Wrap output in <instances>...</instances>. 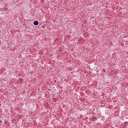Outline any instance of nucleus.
Masks as SVG:
<instances>
[{"label":"nucleus","instance_id":"f03ea898","mask_svg":"<svg viewBox=\"0 0 128 128\" xmlns=\"http://www.w3.org/2000/svg\"><path fill=\"white\" fill-rule=\"evenodd\" d=\"M104 72H105V71H104Z\"/></svg>","mask_w":128,"mask_h":128},{"label":"nucleus","instance_id":"f257e3e1","mask_svg":"<svg viewBox=\"0 0 128 128\" xmlns=\"http://www.w3.org/2000/svg\"><path fill=\"white\" fill-rule=\"evenodd\" d=\"M34 26H38V22L34 21Z\"/></svg>","mask_w":128,"mask_h":128}]
</instances>
